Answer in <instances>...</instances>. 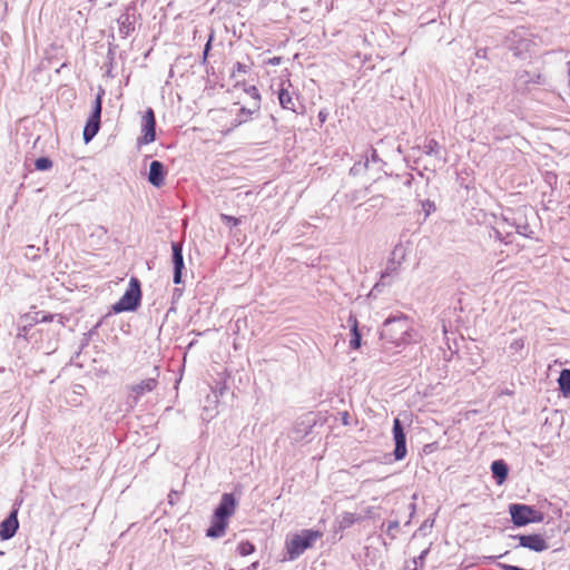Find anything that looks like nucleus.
I'll return each mask as SVG.
<instances>
[{"mask_svg":"<svg viewBox=\"0 0 570 570\" xmlns=\"http://www.w3.org/2000/svg\"><path fill=\"white\" fill-rule=\"evenodd\" d=\"M35 167L37 170H48L52 167V161L47 157H40L36 160Z\"/></svg>","mask_w":570,"mask_h":570,"instance_id":"obj_21","label":"nucleus"},{"mask_svg":"<svg viewBox=\"0 0 570 570\" xmlns=\"http://www.w3.org/2000/svg\"><path fill=\"white\" fill-rule=\"evenodd\" d=\"M17 514H18L17 510H13L10 513V515L0 523V539L1 540H8L16 534V532L19 528Z\"/></svg>","mask_w":570,"mask_h":570,"instance_id":"obj_11","label":"nucleus"},{"mask_svg":"<svg viewBox=\"0 0 570 570\" xmlns=\"http://www.w3.org/2000/svg\"><path fill=\"white\" fill-rule=\"evenodd\" d=\"M140 299V282L137 277H131L129 282V287L120 297V299L114 305V311L116 313L134 311L139 306Z\"/></svg>","mask_w":570,"mask_h":570,"instance_id":"obj_4","label":"nucleus"},{"mask_svg":"<svg viewBox=\"0 0 570 570\" xmlns=\"http://www.w3.org/2000/svg\"><path fill=\"white\" fill-rule=\"evenodd\" d=\"M292 83L288 81L287 87L282 83L277 96L279 105L283 109L289 110L292 112L298 114L297 111V97H294L293 92L288 90V87H291Z\"/></svg>","mask_w":570,"mask_h":570,"instance_id":"obj_10","label":"nucleus"},{"mask_svg":"<svg viewBox=\"0 0 570 570\" xmlns=\"http://www.w3.org/2000/svg\"><path fill=\"white\" fill-rule=\"evenodd\" d=\"M514 538L519 540L520 547L530 549L535 552H542L549 548L547 540L538 533L521 534L515 535Z\"/></svg>","mask_w":570,"mask_h":570,"instance_id":"obj_7","label":"nucleus"},{"mask_svg":"<svg viewBox=\"0 0 570 570\" xmlns=\"http://www.w3.org/2000/svg\"><path fill=\"white\" fill-rule=\"evenodd\" d=\"M392 324H396L399 330L403 331V336L399 338L400 343L406 344L412 341V335L410 334V325L406 318L387 320L385 322V326H390Z\"/></svg>","mask_w":570,"mask_h":570,"instance_id":"obj_16","label":"nucleus"},{"mask_svg":"<svg viewBox=\"0 0 570 570\" xmlns=\"http://www.w3.org/2000/svg\"><path fill=\"white\" fill-rule=\"evenodd\" d=\"M255 551V546L249 541H243L237 546V552L242 557L252 554Z\"/></svg>","mask_w":570,"mask_h":570,"instance_id":"obj_20","label":"nucleus"},{"mask_svg":"<svg viewBox=\"0 0 570 570\" xmlns=\"http://www.w3.org/2000/svg\"><path fill=\"white\" fill-rule=\"evenodd\" d=\"M227 525H228V520L214 514L213 519H212V525L207 529L206 534L209 538L223 537L226 532Z\"/></svg>","mask_w":570,"mask_h":570,"instance_id":"obj_15","label":"nucleus"},{"mask_svg":"<svg viewBox=\"0 0 570 570\" xmlns=\"http://www.w3.org/2000/svg\"><path fill=\"white\" fill-rule=\"evenodd\" d=\"M350 321L352 322V338L350 341V346L353 350H357L361 347V333L358 331V323L355 317H351Z\"/></svg>","mask_w":570,"mask_h":570,"instance_id":"obj_18","label":"nucleus"},{"mask_svg":"<svg viewBox=\"0 0 570 570\" xmlns=\"http://www.w3.org/2000/svg\"><path fill=\"white\" fill-rule=\"evenodd\" d=\"M141 134L138 139L139 145H148L156 139V119L151 108H148L142 117Z\"/></svg>","mask_w":570,"mask_h":570,"instance_id":"obj_6","label":"nucleus"},{"mask_svg":"<svg viewBox=\"0 0 570 570\" xmlns=\"http://www.w3.org/2000/svg\"><path fill=\"white\" fill-rule=\"evenodd\" d=\"M52 320H53V315H51V314L42 315L40 317V322H52Z\"/></svg>","mask_w":570,"mask_h":570,"instance_id":"obj_27","label":"nucleus"},{"mask_svg":"<svg viewBox=\"0 0 570 570\" xmlns=\"http://www.w3.org/2000/svg\"><path fill=\"white\" fill-rule=\"evenodd\" d=\"M491 471L493 478L497 480L499 485L503 484L508 478V466L502 460H497L491 464Z\"/></svg>","mask_w":570,"mask_h":570,"instance_id":"obj_17","label":"nucleus"},{"mask_svg":"<svg viewBox=\"0 0 570 570\" xmlns=\"http://www.w3.org/2000/svg\"><path fill=\"white\" fill-rule=\"evenodd\" d=\"M323 537V533L317 530H303L299 533L292 535L286 541V551L289 560H295L305 550L313 547L314 542Z\"/></svg>","mask_w":570,"mask_h":570,"instance_id":"obj_2","label":"nucleus"},{"mask_svg":"<svg viewBox=\"0 0 570 570\" xmlns=\"http://www.w3.org/2000/svg\"><path fill=\"white\" fill-rule=\"evenodd\" d=\"M248 71V66H246L245 63H242V62H237L235 63L234 66V71L233 73H246Z\"/></svg>","mask_w":570,"mask_h":570,"instance_id":"obj_24","label":"nucleus"},{"mask_svg":"<svg viewBox=\"0 0 570 570\" xmlns=\"http://www.w3.org/2000/svg\"><path fill=\"white\" fill-rule=\"evenodd\" d=\"M208 49H209V42L206 45L205 53L207 52Z\"/></svg>","mask_w":570,"mask_h":570,"instance_id":"obj_31","label":"nucleus"},{"mask_svg":"<svg viewBox=\"0 0 570 570\" xmlns=\"http://www.w3.org/2000/svg\"><path fill=\"white\" fill-rule=\"evenodd\" d=\"M255 100L254 104H258L259 105V101H261V95H259V91L257 89L256 86H250L247 90H246Z\"/></svg>","mask_w":570,"mask_h":570,"instance_id":"obj_23","label":"nucleus"},{"mask_svg":"<svg viewBox=\"0 0 570 570\" xmlns=\"http://www.w3.org/2000/svg\"><path fill=\"white\" fill-rule=\"evenodd\" d=\"M3 554V552L0 551V556Z\"/></svg>","mask_w":570,"mask_h":570,"instance_id":"obj_32","label":"nucleus"},{"mask_svg":"<svg viewBox=\"0 0 570 570\" xmlns=\"http://www.w3.org/2000/svg\"><path fill=\"white\" fill-rule=\"evenodd\" d=\"M38 316H39V313H35L33 316H31L30 314H26L23 317L27 320H30V324H31V323L40 322V318Z\"/></svg>","mask_w":570,"mask_h":570,"instance_id":"obj_26","label":"nucleus"},{"mask_svg":"<svg viewBox=\"0 0 570 570\" xmlns=\"http://www.w3.org/2000/svg\"><path fill=\"white\" fill-rule=\"evenodd\" d=\"M426 553H428V550L423 551L422 554L420 556V558L423 559Z\"/></svg>","mask_w":570,"mask_h":570,"instance_id":"obj_29","label":"nucleus"},{"mask_svg":"<svg viewBox=\"0 0 570 570\" xmlns=\"http://www.w3.org/2000/svg\"><path fill=\"white\" fill-rule=\"evenodd\" d=\"M173 250V263H174V283L179 284L181 282V272L184 268L183 246L180 243L171 244Z\"/></svg>","mask_w":570,"mask_h":570,"instance_id":"obj_14","label":"nucleus"},{"mask_svg":"<svg viewBox=\"0 0 570 570\" xmlns=\"http://www.w3.org/2000/svg\"><path fill=\"white\" fill-rule=\"evenodd\" d=\"M558 381L563 394H570V370H562Z\"/></svg>","mask_w":570,"mask_h":570,"instance_id":"obj_19","label":"nucleus"},{"mask_svg":"<svg viewBox=\"0 0 570 570\" xmlns=\"http://www.w3.org/2000/svg\"><path fill=\"white\" fill-rule=\"evenodd\" d=\"M258 109V104H254L253 108L240 107L238 104H235L229 109L215 111L213 119L219 125V130L226 134L250 120L253 114Z\"/></svg>","mask_w":570,"mask_h":570,"instance_id":"obj_1","label":"nucleus"},{"mask_svg":"<svg viewBox=\"0 0 570 570\" xmlns=\"http://www.w3.org/2000/svg\"><path fill=\"white\" fill-rule=\"evenodd\" d=\"M220 218L227 223L228 225L233 226V227H236L239 225L240 220L234 216H229V215H226V214H222L220 215Z\"/></svg>","mask_w":570,"mask_h":570,"instance_id":"obj_22","label":"nucleus"},{"mask_svg":"<svg viewBox=\"0 0 570 570\" xmlns=\"http://www.w3.org/2000/svg\"><path fill=\"white\" fill-rule=\"evenodd\" d=\"M326 118H327V114L325 111L322 110L318 112V119L321 122H325Z\"/></svg>","mask_w":570,"mask_h":570,"instance_id":"obj_28","label":"nucleus"},{"mask_svg":"<svg viewBox=\"0 0 570 570\" xmlns=\"http://www.w3.org/2000/svg\"><path fill=\"white\" fill-rule=\"evenodd\" d=\"M105 91L102 89L96 96L92 112L87 120V124L83 129V140L85 142H89L98 132L100 128V116L102 108V96Z\"/></svg>","mask_w":570,"mask_h":570,"instance_id":"obj_5","label":"nucleus"},{"mask_svg":"<svg viewBox=\"0 0 570 570\" xmlns=\"http://www.w3.org/2000/svg\"><path fill=\"white\" fill-rule=\"evenodd\" d=\"M257 566H258V562H254V563L252 564V567H250V568H252V569H256V568H257Z\"/></svg>","mask_w":570,"mask_h":570,"instance_id":"obj_30","label":"nucleus"},{"mask_svg":"<svg viewBox=\"0 0 570 570\" xmlns=\"http://www.w3.org/2000/svg\"><path fill=\"white\" fill-rule=\"evenodd\" d=\"M158 386V380L157 377H149L146 380H142L140 383L134 384L129 386L128 393L129 397L137 403L141 396H144L147 393L153 392Z\"/></svg>","mask_w":570,"mask_h":570,"instance_id":"obj_8","label":"nucleus"},{"mask_svg":"<svg viewBox=\"0 0 570 570\" xmlns=\"http://www.w3.org/2000/svg\"><path fill=\"white\" fill-rule=\"evenodd\" d=\"M166 175H167V171L165 169V166L160 161H158V160L151 161L150 167H149V173H148V181L153 186H155L157 188H160L161 186H164Z\"/></svg>","mask_w":570,"mask_h":570,"instance_id":"obj_12","label":"nucleus"},{"mask_svg":"<svg viewBox=\"0 0 570 570\" xmlns=\"http://www.w3.org/2000/svg\"><path fill=\"white\" fill-rule=\"evenodd\" d=\"M393 438L395 441L394 456L395 460H403L406 455V439L400 419L393 422Z\"/></svg>","mask_w":570,"mask_h":570,"instance_id":"obj_9","label":"nucleus"},{"mask_svg":"<svg viewBox=\"0 0 570 570\" xmlns=\"http://www.w3.org/2000/svg\"><path fill=\"white\" fill-rule=\"evenodd\" d=\"M509 512L515 527H523L529 523H537L543 520V514L540 511L527 504H510Z\"/></svg>","mask_w":570,"mask_h":570,"instance_id":"obj_3","label":"nucleus"},{"mask_svg":"<svg viewBox=\"0 0 570 570\" xmlns=\"http://www.w3.org/2000/svg\"><path fill=\"white\" fill-rule=\"evenodd\" d=\"M283 58L282 57H273L266 61L267 65L277 66L282 63Z\"/></svg>","mask_w":570,"mask_h":570,"instance_id":"obj_25","label":"nucleus"},{"mask_svg":"<svg viewBox=\"0 0 570 570\" xmlns=\"http://www.w3.org/2000/svg\"><path fill=\"white\" fill-rule=\"evenodd\" d=\"M235 510H236V500H235L234 495L230 493H225V494H223L220 503L216 508L214 514L228 520V518H230L235 513Z\"/></svg>","mask_w":570,"mask_h":570,"instance_id":"obj_13","label":"nucleus"}]
</instances>
